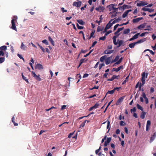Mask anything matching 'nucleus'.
<instances>
[{
	"mask_svg": "<svg viewBox=\"0 0 156 156\" xmlns=\"http://www.w3.org/2000/svg\"><path fill=\"white\" fill-rule=\"evenodd\" d=\"M120 31H121V30L119 28L114 33V34L115 35L112 38L113 43L115 45H117L118 44L119 45L117 46V48H119L123 44L124 42L123 41L119 40H117V42L116 41V38L119 36V34H117Z\"/></svg>",
	"mask_w": 156,
	"mask_h": 156,
	"instance_id": "obj_1",
	"label": "nucleus"
},
{
	"mask_svg": "<svg viewBox=\"0 0 156 156\" xmlns=\"http://www.w3.org/2000/svg\"><path fill=\"white\" fill-rule=\"evenodd\" d=\"M32 74L33 75L34 77L37 80L40 81L41 80V79L40 77V75H37L33 71H32L31 72Z\"/></svg>",
	"mask_w": 156,
	"mask_h": 156,
	"instance_id": "obj_2",
	"label": "nucleus"
},
{
	"mask_svg": "<svg viewBox=\"0 0 156 156\" xmlns=\"http://www.w3.org/2000/svg\"><path fill=\"white\" fill-rule=\"evenodd\" d=\"M148 73H145V72H144L142 73L141 74V81H143L144 82V81L145 82L146 78H147Z\"/></svg>",
	"mask_w": 156,
	"mask_h": 156,
	"instance_id": "obj_3",
	"label": "nucleus"
},
{
	"mask_svg": "<svg viewBox=\"0 0 156 156\" xmlns=\"http://www.w3.org/2000/svg\"><path fill=\"white\" fill-rule=\"evenodd\" d=\"M82 4V2L81 1L78 2H73V6H75L78 7H80Z\"/></svg>",
	"mask_w": 156,
	"mask_h": 156,
	"instance_id": "obj_4",
	"label": "nucleus"
},
{
	"mask_svg": "<svg viewBox=\"0 0 156 156\" xmlns=\"http://www.w3.org/2000/svg\"><path fill=\"white\" fill-rule=\"evenodd\" d=\"M105 8L103 6H99L98 7L95 8V10L100 12H103L105 10Z\"/></svg>",
	"mask_w": 156,
	"mask_h": 156,
	"instance_id": "obj_5",
	"label": "nucleus"
},
{
	"mask_svg": "<svg viewBox=\"0 0 156 156\" xmlns=\"http://www.w3.org/2000/svg\"><path fill=\"white\" fill-rule=\"evenodd\" d=\"M125 98V96H122L120 98H119L118 100H117L116 103V105H118L120 103L122 102L123 100Z\"/></svg>",
	"mask_w": 156,
	"mask_h": 156,
	"instance_id": "obj_6",
	"label": "nucleus"
},
{
	"mask_svg": "<svg viewBox=\"0 0 156 156\" xmlns=\"http://www.w3.org/2000/svg\"><path fill=\"white\" fill-rule=\"evenodd\" d=\"M147 3L146 2L141 1L140 2L137 3V6H142L146 5H147Z\"/></svg>",
	"mask_w": 156,
	"mask_h": 156,
	"instance_id": "obj_7",
	"label": "nucleus"
},
{
	"mask_svg": "<svg viewBox=\"0 0 156 156\" xmlns=\"http://www.w3.org/2000/svg\"><path fill=\"white\" fill-rule=\"evenodd\" d=\"M112 138L111 137H108L107 139L106 140L105 142L104 146V147H106L108 146V144L110 142Z\"/></svg>",
	"mask_w": 156,
	"mask_h": 156,
	"instance_id": "obj_8",
	"label": "nucleus"
},
{
	"mask_svg": "<svg viewBox=\"0 0 156 156\" xmlns=\"http://www.w3.org/2000/svg\"><path fill=\"white\" fill-rule=\"evenodd\" d=\"M112 56H111L107 58L105 60V63L106 65L109 64L110 62L111 61L112 58Z\"/></svg>",
	"mask_w": 156,
	"mask_h": 156,
	"instance_id": "obj_9",
	"label": "nucleus"
},
{
	"mask_svg": "<svg viewBox=\"0 0 156 156\" xmlns=\"http://www.w3.org/2000/svg\"><path fill=\"white\" fill-rule=\"evenodd\" d=\"M11 23H12V27L11 28L13 30H14L16 31H17L16 27V25L15 24V22H13V20H11Z\"/></svg>",
	"mask_w": 156,
	"mask_h": 156,
	"instance_id": "obj_10",
	"label": "nucleus"
},
{
	"mask_svg": "<svg viewBox=\"0 0 156 156\" xmlns=\"http://www.w3.org/2000/svg\"><path fill=\"white\" fill-rule=\"evenodd\" d=\"M142 10L144 11H148L149 12H151L154 11V9H151L149 8H146L145 7L143 8L142 9Z\"/></svg>",
	"mask_w": 156,
	"mask_h": 156,
	"instance_id": "obj_11",
	"label": "nucleus"
},
{
	"mask_svg": "<svg viewBox=\"0 0 156 156\" xmlns=\"http://www.w3.org/2000/svg\"><path fill=\"white\" fill-rule=\"evenodd\" d=\"M142 96L145 99L146 103L147 104L148 103V100L147 98L146 97L145 93L144 92L142 93Z\"/></svg>",
	"mask_w": 156,
	"mask_h": 156,
	"instance_id": "obj_12",
	"label": "nucleus"
},
{
	"mask_svg": "<svg viewBox=\"0 0 156 156\" xmlns=\"http://www.w3.org/2000/svg\"><path fill=\"white\" fill-rule=\"evenodd\" d=\"M123 68V66H121L117 68H113L112 69V71L118 72L121 69Z\"/></svg>",
	"mask_w": 156,
	"mask_h": 156,
	"instance_id": "obj_13",
	"label": "nucleus"
},
{
	"mask_svg": "<svg viewBox=\"0 0 156 156\" xmlns=\"http://www.w3.org/2000/svg\"><path fill=\"white\" fill-rule=\"evenodd\" d=\"M131 9H129L125 11L122 15V17L123 18H125L127 16L128 13L129 12H131Z\"/></svg>",
	"mask_w": 156,
	"mask_h": 156,
	"instance_id": "obj_14",
	"label": "nucleus"
},
{
	"mask_svg": "<svg viewBox=\"0 0 156 156\" xmlns=\"http://www.w3.org/2000/svg\"><path fill=\"white\" fill-rule=\"evenodd\" d=\"M143 17H139L136 19H133V23H136L139 22L140 20L143 19Z\"/></svg>",
	"mask_w": 156,
	"mask_h": 156,
	"instance_id": "obj_15",
	"label": "nucleus"
},
{
	"mask_svg": "<svg viewBox=\"0 0 156 156\" xmlns=\"http://www.w3.org/2000/svg\"><path fill=\"white\" fill-rule=\"evenodd\" d=\"M112 20H111L108 22V23L107 24L105 27V28L108 29L111 28V27L112 26V24L111 23V22Z\"/></svg>",
	"mask_w": 156,
	"mask_h": 156,
	"instance_id": "obj_16",
	"label": "nucleus"
},
{
	"mask_svg": "<svg viewBox=\"0 0 156 156\" xmlns=\"http://www.w3.org/2000/svg\"><path fill=\"white\" fill-rule=\"evenodd\" d=\"M35 69L37 68L39 70H41V69H43V67L42 65L41 64L39 63H38L37 65L36 66H35Z\"/></svg>",
	"mask_w": 156,
	"mask_h": 156,
	"instance_id": "obj_17",
	"label": "nucleus"
},
{
	"mask_svg": "<svg viewBox=\"0 0 156 156\" xmlns=\"http://www.w3.org/2000/svg\"><path fill=\"white\" fill-rule=\"evenodd\" d=\"M151 124V122L150 120H148L147 121V125H146V130L147 131L149 129V127L150 126Z\"/></svg>",
	"mask_w": 156,
	"mask_h": 156,
	"instance_id": "obj_18",
	"label": "nucleus"
},
{
	"mask_svg": "<svg viewBox=\"0 0 156 156\" xmlns=\"http://www.w3.org/2000/svg\"><path fill=\"white\" fill-rule=\"evenodd\" d=\"M114 51L113 50H111L110 51H108L107 50H105L104 52V54H111Z\"/></svg>",
	"mask_w": 156,
	"mask_h": 156,
	"instance_id": "obj_19",
	"label": "nucleus"
},
{
	"mask_svg": "<svg viewBox=\"0 0 156 156\" xmlns=\"http://www.w3.org/2000/svg\"><path fill=\"white\" fill-rule=\"evenodd\" d=\"M108 7H109V11H111L112 10V9L114 7V4H112L109 5H108L107 7V8Z\"/></svg>",
	"mask_w": 156,
	"mask_h": 156,
	"instance_id": "obj_20",
	"label": "nucleus"
},
{
	"mask_svg": "<svg viewBox=\"0 0 156 156\" xmlns=\"http://www.w3.org/2000/svg\"><path fill=\"white\" fill-rule=\"evenodd\" d=\"M118 13V12H115V11H114L112 12H110V14L112 13V15L111 16V17L113 18L114 17H115L117 16V14Z\"/></svg>",
	"mask_w": 156,
	"mask_h": 156,
	"instance_id": "obj_21",
	"label": "nucleus"
},
{
	"mask_svg": "<svg viewBox=\"0 0 156 156\" xmlns=\"http://www.w3.org/2000/svg\"><path fill=\"white\" fill-rule=\"evenodd\" d=\"M146 114V112L143 111L140 115V118L142 119H144Z\"/></svg>",
	"mask_w": 156,
	"mask_h": 156,
	"instance_id": "obj_22",
	"label": "nucleus"
},
{
	"mask_svg": "<svg viewBox=\"0 0 156 156\" xmlns=\"http://www.w3.org/2000/svg\"><path fill=\"white\" fill-rule=\"evenodd\" d=\"M146 40V38H144L143 39H140L139 40H138L136 42V44H139L143 43V42L145 41Z\"/></svg>",
	"mask_w": 156,
	"mask_h": 156,
	"instance_id": "obj_23",
	"label": "nucleus"
},
{
	"mask_svg": "<svg viewBox=\"0 0 156 156\" xmlns=\"http://www.w3.org/2000/svg\"><path fill=\"white\" fill-rule=\"evenodd\" d=\"M119 56L118 55L116 56L115 57V58L114 60H112V61L111 62V63H113V62H116V61H118V60L119 59Z\"/></svg>",
	"mask_w": 156,
	"mask_h": 156,
	"instance_id": "obj_24",
	"label": "nucleus"
},
{
	"mask_svg": "<svg viewBox=\"0 0 156 156\" xmlns=\"http://www.w3.org/2000/svg\"><path fill=\"white\" fill-rule=\"evenodd\" d=\"M48 40L50 42L51 44L52 45L54 46L55 45L54 42V41H53L52 39L51 38L50 36H49L48 37Z\"/></svg>",
	"mask_w": 156,
	"mask_h": 156,
	"instance_id": "obj_25",
	"label": "nucleus"
},
{
	"mask_svg": "<svg viewBox=\"0 0 156 156\" xmlns=\"http://www.w3.org/2000/svg\"><path fill=\"white\" fill-rule=\"evenodd\" d=\"M130 32V29L129 28L125 29L123 31V34H127L129 33Z\"/></svg>",
	"mask_w": 156,
	"mask_h": 156,
	"instance_id": "obj_26",
	"label": "nucleus"
},
{
	"mask_svg": "<svg viewBox=\"0 0 156 156\" xmlns=\"http://www.w3.org/2000/svg\"><path fill=\"white\" fill-rule=\"evenodd\" d=\"M104 27L103 26H98L97 29V31L99 32L103 30L104 29Z\"/></svg>",
	"mask_w": 156,
	"mask_h": 156,
	"instance_id": "obj_27",
	"label": "nucleus"
},
{
	"mask_svg": "<svg viewBox=\"0 0 156 156\" xmlns=\"http://www.w3.org/2000/svg\"><path fill=\"white\" fill-rule=\"evenodd\" d=\"M77 21L80 25H83L85 24V22L82 20H77Z\"/></svg>",
	"mask_w": 156,
	"mask_h": 156,
	"instance_id": "obj_28",
	"label": "nucleus"
},
{
	"mask_svg": "<svg viewBox=\"0 0 156 156\" xmlns=\"http://www.w3.org/2000/svg\"><path fill=\"white\" fill-rule=\"evenodd\" d=\"M136 44V42H134L133 43H131L130 44L129 46V47L131 48H133L134 47L135 45Z\"/></svg>",
	"mask_w": 156,
	"mask_h": 156,
	"instance_id": "obj_29",
	"label": "nucleus"
},
{
	"mask_svg": "<svg viewBox=\"0 0 156 156\" xmlns=\"http://www.w3.org/2000/svg\"><path fill=\"white\" fill-rule=\"evenodd\" d=\"M20 48L23 50H25L27 48V47L23 44V42L22 43Z\"/></svg>",
	"mask_w": 156,
	"mask_h": 156,
	"instance_id": "obj_30",
	"label": "nucleus"
},
{
	"mask_svg": "<svg viewBox=\"0 0 156 156\" xmlns=\"http://www.w3.org/2000/svg\"><path fill=\"white\" fill-rule=\"evenodd\" d=\"M110 122L109 121H107V129H108V130L107 132L108 133L109 130L110 128Z\"/></svg>",
	"mask_w": 156,
	"mask_h": 156,
	"instance_id": "obj_31",
	"label": "nucleus"
},
{
	"mask_svg": "<svg viewBox=\"0 0 156 156\" xmlns=\"http://www.w3.org/2000/svg\"><path fill=\"white\" fill-rule=\"evenodd\" d=\"M106 56L104 55L100 58V60L101 62H103L106 58Z\"/></svg>",
	"mask_w": 156,
	"mask_h": 156,
	"instance_id": "obj_32",
	"label": "nucleus"
},
{
	"mask_svg": "<svg viewBox=\"0 0 156 156\" xmlns=\"http://www.w3.org/2000/svg\"><path fill=\"white\" fill-rule=\"evenodd\" d=\"M22 76L23 79L25 80L28 83H29L28 81V80L27 78L26 77L24 76H23V73H22Z\"/></svg>",
	"mask_w": 156,
	"mask_h": 156,
	"instance_id": "obj_33",
	"label": "nucleus"
},
{
	"mask_svg": "<svg viewBox=\"0 0 156 156\" xmlns=\"http://www.w3.org/2000/svg\"><path fill=\"white\" fill-rule=\"evenodd\" d=\"M145 27V24H142L140 25L139 26H138L137 27V28L138 29H140L141 28H144Z\"/></svg>",
	"mask_w": 156,
	"mask_h": 156,
	"instance_id": "obj_34",
	"label": "nucleus"
},
{
	"mask_svg": "<svg viewBox=\"0 0 156 156\" xmlns=\"http://www.w3.org/2000/svg\"><path fill=\"white\" fill-rule=\"evenodd\" d=\"M129 76V74L126 78L125 80L122 83V84H125L126 83V82L128 81V79Z\"/></svg>",
	"mask_w": 156,
	"mask_h": 156,
	"instance_id": "obj_35",
	"label": "nucleus"
},
{
	"mask_svg": "<svg viewBox=\"0 0 156 156\" xmlns=\"http://www.w3.org/2000/svg\"><path fill=\"white\" fill-rule=\"evenodd\" d=\"M7 49V47L6 46H3L0 47V49L3 50L4 51L6 50Z\"/></svg>",
	"mask_w": 156,
	"mask_h": 156,
	"instance_id": "obj_36",
	"label": "nucleus"
},
{
	"mask_svg": "<svg viewBox=\"0 0 156 156\" xmlns=\"http://www.w3.org/2000/svg\"><path fill=\"white\" fill-rule=\"evenodd\" d=\"M136 105L138 109L141 110V111H143V108L140 105L138 104H137Z\"/></svg>",
	"mask_w": 156,
	"mask_h": 156,
	"instance_id": "obj_37",
	"label": "nucleus"
},
{
	"mask_svg": "<svg viewBox=\"0 0 156 156\" xmlns=\"http://www.w3.org/2000/svg\"><path fill=\"white\" fill-rule=\"evenodd\" d=\"M123 7H124V9H129L131 8L132 7L130 5H124Z\"/></svg>",
	"mask_w": 156,
	"mask_h": 156,
	"instance_id": "obj_38",
	"label": "nucleus"
},
{
	"mask_svg": "<svg viewBox=\"0 0 156 156\" xmlns=\"http://www.w3.org/2000/svg\"><path fill=\"white\" fill-rule=\"evenodd\" d=\"M140 33H138L136 34L134 36H133V38L134 39H136L138 38V36L140 35Z\"/></svg>",
	"mask_w": 156,
	"mask_h": 156,
	"instance_id": "obj_39",
	"label": "nucleus"
},
{
	"mask_svg": "<svg viewBox=\"0 0 156 156\" xmlns=\"http://www.w3.org/2000/svg\"><path fill=\"white\" fill-rule=\"evenodd\" d=\"M86 121H87V120H86L85 121H84L82 123V124L80 125V128L83 127L85 125V124Z\"/></svg>",
	"mask_w": 156,
	"mask_h": 156,
	"instance_id": "obj_40",
	"label": "nucleus"
},
{
	"mask_svg": "<svg viewBox=\"0 0 156 156\" xmlns=\"http://www.w3.org/2000/svg\"><path fill=\"white\" fill-rule=\"evenodd\" d=\"M114 90L113 89L111 90H108L107 92V94H113L114 93Z\"/></svg>",
	"mask_w": 156,
	"mask_h": 156,
	"instance_id": "obj_41",
	"label": "nucleus"
},
{
	"mask_svg": "<svg viewBox=\"0 0 156 156\" xmlns=\"http://www.w3.org/2000/svg\"><path fill=\"white\" fill-rule=\"evenodd\" d=\"M76 26L78 29L79 30L82 29L84 28L83 27L79 26L77 23L76 24Z\"/></svg>",
	"mask_w": 156,
	"mask_h": 156,
	"instance_id": "obj_42",
	"label": "nucleus"
},
{
	"mask_svg": "<svg viewBox=\"0 0 156 156\" xmlns=\"http://www.w3.org/2000/svg\"><path fill=\"white\" fill-rule=\"evenodd\" d=\"M42 42L43 43H44V44H45L46 45H48V41L46 39H44V40H43L42 41Z\"/></svg>",
	"mask_w": 156,
	"mask_h": 156,
	"instance_id": "obj_43",
	"label": "nucleus"
},
{
	"mask_svg": "<svg viewBox=\"0 0 156 156\" xmlns=\"http://www.w3.org/2000/svg\"><path fill=\"white\" fill-rule=\"evenodd\" d=\"M5 60L4 57H1L0 58V63H1L3 62Z\"/></svg>",
	"mask_w": 156,
	"mask_h": 156,
	"instance_id": "obj_44",
	"label": "nucleus"
},
{
	"mask_svg": "<svg viewBox=\"0 0 156 156\" xmlns=\"http://www.w3.org/2000/svg\"><path fill=\"white\" fill-rule=\"evenodd\" d=\"M17 19V17L16 16H13L12 20H13V22L16 21Z\"/></svg>",
	"mask_w": 156,
	"mask_h": 156,
	"instance_id": "obj_45",
	"label": "nucleus"
},
{
	"mask_svg": "<svg viewBox=\"0 0 156 156\" xmlns=\"http://www.w3.org/2000/svg\"><path fill=\"white\" fill-rule=\"evenodd\" d=\"M156 136H153V135L151 136L150 140V142H151L154 139Z\"/></svg>",
	"mask_w": 156,
	"mask_h": 156,
	"instance_id": "obj_46",
	"label": "nucleus"
},
{
	"mask_svg": "<svg viewBox=\"0 0 156 156\" xmlns=\"http://www.w3.org/2000/svg\"><path fill=\"white\" fill-rule=\"evenodd\" d=\"M93 50V49L91 50L88 53H87V54H86V55H85L84 56V57H87V56H88L89 55H90V54L91 53V52H92Z\"/></svg>",
	"mask_w": 156,
	"mask_h": 156,
	"instance_id": "obj_47",
	"label": "nucleus"
},
{
	"mask_svg": "<svg viewBox=\"0 0 156 156\" xmlns=\"http://www.w3.org/2000/svg\"><path fill=\"white\" fill-rule=\"evenodd\" d=\"M99 105V104L98 103H97L95 104V105L93 106L94 108V109H96L97 108Z\"/></svg>",
	"mask_w": 156,
	"mask_h": 156,
	"instance_id": "obj_48",
	"label": "nucleus"
},
{
	"mask_svg": "<svg viewBox=\"0 0 156 156\" xmlns=\"http://www.w3.org/2000/svg\"><path fill=\"white\" fill-rule=\"evenodd\" d=\"M119 76V75L117 76L116 75H114L113 76V78H114V80L115 79H118Z\"/></svg>",
	"mask_w": 156,
	"mask_h": 156,
	"instance_id": "obj_49",
	"label": "nucleus"
},
{
	"mask_svg": "<svg viewBox=\"0 0 156 156\" xmlns=\"http://www.w3.org/2000/svg\"><path fill=\"white\" fill-rule=\"evenodd\" d=\"M136 111V108L135 107H134L133 109H131L130 110V112L131 113H132L133 112H135Z\"/></svg>",
	"mask_w": 156,
	"mask_h": 156,
	"instance_id": "obj_50",
	"label": "nucleus"
},
{
	"mask_svg": "<svg viewBox=\"0 0 156 156\" xmlns=\"http://www.w3.org/2000/svg\"><path fill=\"white\" fill-rule=\"evenodd\" d=\"M112 32V31L111 30H109L108 31L106 32V33L105 34V36H107L108 34H109L110 33H111Z\"/></svg>",
	"mask_w": 156,
	"mask_h": 156,
	"instance_id": "obj_51",
	"label": "nucleus"
},
{
	"mask_svg": "<svg viewBox=\"0 0 156 156\" xmlns=\"http://www.w3.org/2000/svg\"><path fill=\"white\" fill-rule=\"evenodd\" d=\"M106 36L105 35V36L103 37H101L99 38V40H102L103 41H104L106 39Z\"/></svg>",
	"mask_w": 156,
	"mask_h": 156,
	"instance_id": "obj_52",
	"label": "nucleus"
},
{
	"mask_svg": "<svg viewBox=\"0 0 156 156\" xmlns=\"http://www.w3.org/2000/svg\"><path fill=\"white\" fill-rule=\"evenodd\" d=\"M142 83H140V85L139 86V87H142L143 86L145 83V81H144V82H143V81H142Z\"/></svg>",
	"mask_w": 156,
	"mask_h": 156,
	"instance_id": "obj_53",
	"label": "nucleus"
},
{
	"mask_svg": "<svg viewBox=\"0 0 156 156\" xmlns=\"http://www.w3.org/2000/svg\"><path fill=\"white\" fill-rule=\"evenodd\" d=\"M126 124V123L124 122L123 121H121L120 122V126H124Z\"/></svg>",
	"mask_w": 156,
	"mask_h": 156,
	"instance_id": "obj_54",
	"label": "nucleus"
},
{
	"mask_svg": "<svg viewBox=\"0 0 156 156\" xmlns=\"http://www.w3.org/2000/svg\"><path fill=\"white\" fill-rule=\"evenodd\" d=\"M105 66V64L104 63H101V64H100L99 67V69H101V68H102V67L103 66Z\"/></svg>",
	"mask_w": 156,
	"mask_h": 156,
	"instance_id": "obj_55",
	"label": "nucleus"
},
{
	"mask_svg": "<svg viewBox=\"0 0 156 156\" xmlns=\"http://www.w3.org/2000/svg\"><path fill=\"white\" fill-rule=\"evenodd\" d=\"M17 56L21 59H23L24 61L23 58L22 57L21 55H20L19 54H17Z\"/></svg>",
	"mask_w": 156,
	"mask_h": 156,
	"instance_id": "obj_56",
	"label": "nucleus"
},
{
	"mask_svg": "<svg viewBox=\"0 0 156 156\" xmlns=\"http://www.w3.org/2000/svg\"><path fill=\"white\" fill-rule=\"evenodd\" d=\"M97 41H94L92 45L91 46V47L90 48V49L91 48V47H94L95 46V45L97 44Z\"/></svg>",
	"mask_w": 156,
	"mask_h": 156,
	"instance_id": "obj_57",
	"label": "nucleus"
},
{
	"mask_svg": "<svg viewBox=\"0 0 156 156\" xmlns=\"http://www.w3.org/2000/svg\"><path fill=\"white\" fill-rule=\"evenodd\" d=\"M120 25H119V24H116V25H115L114 27V31H115V30L119 26H120Z\"/></svg>",
	"mask_w": 156,
	"mask_h": 156,
	"instance_id": "obj_58",
	"label": "nucleus"
},
{
	"mask_svg": "<svg viewBox=\"0 0 156 156\" xmlns=\"http://www.w3.org/2000/svg\"><path fill=\"white\" fill-rule=\"evenodd\" d=\"M94 33H95V31H93L90 34V36H91V37H93V38H94V36H93V35L94 34Z\"/></svg>",
	"mask_w": 156,
	"mask_h": 156,
	"instance_id": "obj_59",
	"label": "nucleus"
},
{
	"mask_svg": "<svg viewBox=\"0 0 156 156\" xmlns=\"http://www.w3.org/2000/svg\"><path fill=\"white\" fill-rule=\"evenodd\" d=\"M74 132L75 131H74L72 133H70L69 134V135H68V137L69 138H70L72 136V135L74 134Z\"/></svg>",
	"mask_w": 156,
	"mask_h": 156,
	"instance_id": "obj_60",
	"label": "nucleus"
},
{
	"mask_svg": "<svg viewBox=\"0 0 156 156\" xmlns=\"http://www.w3.org/2000/svg\"><path fill=\"white\" fill-rule=\"evenodd\" d=\"M4 56V53L2 50L0 51V56Z\"/></svg>",
	"mask_w": 156,
	"mask_h": 156,
	"instance_id": "obj_61",
	"label": "nucleus"
},
{
	"mask_svg": "<svg viewBox=\"0 0 156 156\" xmlns=\"http://www.w3.org/2000/svg\"><path fill=\"white\" fill-rule=\"evenodd\" d=\"M66 107V105H62L61 107V110H63L65 109Z\"/></svg>",
	"mask_w": 156,
	"mask_h": 156,
	"instance_id": "obj_62",
	"label": "nucleus"
},
{
	"mask_svg": "<svg viewBox=\"0 0 156 156\" xmlns=\"http://www.w3.org/2000/svg\"><path fill=\"white\" fill-rule=\"evenodd\" d=\"M147 33H148L147 32L143 33L140 35V36L141 37L144 36H145V35L146 34H147Z\"/></svg>",
	"mask_w": 156,
	"mask_h": 156,
	"instance_id": "obj_63",
	"label": "nucleus"
},
{
	"mask_svg": "<svg viewBox=\"0 0 156 156\" xmlns=\"http://www.w3.org/2000/svg\"><path fill=\"white\" fill-rule=\"evenodd\" d=\"M61 10H62V12H67V10H65L64 8L63 7L61 8Z\"/></svg>",
	"mask_w": 156,
	"mask_h": 156,
	"instance_id": "obj_64",
	"label": "nucleus"
}]
</instances>
